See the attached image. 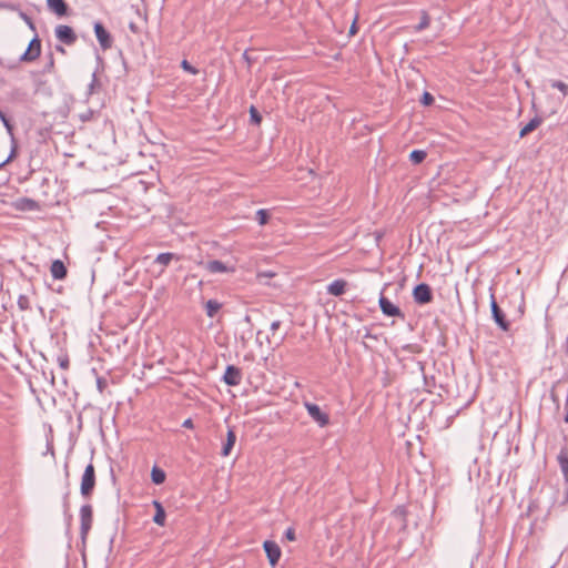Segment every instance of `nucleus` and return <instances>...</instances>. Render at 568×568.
<instances>
[{"mask_svg":"<svg viewBox=\"0 0 568 568\" xmlns=\"http://www.w3.org/2000/svg\"><path fill=\"white\" fill-rule=\"evenodd\" d=\"M182 426H183V427H185V428H192V427H193V422H192V419H191V418L185 419V420L183 422V425H182Z\"/></svg>","mask_w":568,"mask_h":568,"instance_id":"36","label":"nucleus"},{"mask_svg":"<svg viewBox=\"0 0 568 568\" xmlns=\"http://www.w3.org/2000/svg\"><path fill=\"white\" fill-rule=\"evenodd\" d=\"M490 308H491V315L495 321V323L503 329L508 331L509 329V322L506 320V316L504 312L498 306L494 295L490 296Z\"/></svg>","mask_w":568,"mask_h":568,"instance_id":"4","label":"nucleus"},{"mask_svg":"<svg viewBox=\"0 0 568 568\" xmlns=\"http://www.w3.org/2000/svg\"><path fill=\"white\" fill-rule=\"evenodd\" d=\"M57 49L61 52H64V49L62 47H58Z\"/></svg>","mask_w":568,"mask_h":568,"instance_id":"41","label":"nucleus"},{"mask_svg":"<svg viewBox=\"0 0 568 568\" xmlns=\"http://www.w3.org/2000/svg\"><path fill=\"white\" fill-rule=\"evenodd\" d=\"M429 23H430V18H429V16H428V13H427L425 10H423V11L420 12V21H419V23L415 27V31L420 32V31H423V30L427 29V28L429 27Z\"/></svg>","mask_w":568,"mask_h":568,"instance_id":"25","label":"nucleus"},{"mask_svg":"<svg viewBox=\"0 0 568 568\" xmlns=\"http://www.w3.org/2000/svg\"><path fill=\"white\" fill-rule=\"evenodd\" d=\"M565 408H566V415L564 417V420H565V423H568V403L567 402L565 403Z\"/></svg>","mask_w":568,"mask_h":568,"instance_id":"39","label":"nucleus"},{"mask_svg":"<svg viewBox=\"0 0 568 568\" xmlns=\"http://www.w3.org/2000/svg\"><path fill=\"white\" fill-rule=\"evenodd\" d=\"M280 326H281V321H274V322H272V324H271V331H272L273 333H275V331H277V329L280 328Z\"/></svg>","mask_w":568,"mask_h":568,"instance_id":"35","label":"nucleus"},{"mask_svg":"<svg viewBox=\"0 0 568 568\" xmlns=\"http://www.w3.org/2000/svg\"><path fill=\"white\" fill-rule=\"evenodd\" d=\"M558 463L560 465V469L565 476V478L568 480V450L561 449L558 455Z\"/></svg>","mask_w":568,"mask_h":568,"instance_id":"22","label":"nucleus"},{"mask_svg":"<svg viewBox=\"0 0 568 568\" xmlns=\"http://www.w3.org/2000/svg\"><path fill=\"white\" fill-rule=\"evenodd\" d=\"M364 338H373V339H376V336L373 335L369 329L365 328V334L363 336Z\"/></svg>","mask_w":568,"mask_h":568,"instance_id":"37","label":"nucleus"},{"mask_svg":"<svg viewBox=\"0 0 568 568\" xmlns=\"http://www.w3.org/2000/svg\"><path fill=\"white\" fill-rule=\"evenodd\" d=\"M223 381L229 386H237L242 382V372L234 365L226 366Z\"/></svg>","mask_w":568,"mask_h":568,"instance_id":"9","label":"nucleus"},{"mask_svg":"<svg viewBox=\"0 0 568 568\" xmlns=\"http://www.w3.org/2000/svg\"><path fill=\"white\" fill-rule=\"evenodd\" d=\"M346 285H347L346 281L335 280L331 284H328L327 293L333 296H341L342 294L345 293Z\"/></svg>","mask_w":568,"mask_h":568,"instance_id":"16","label":"nucleus"},{"mask_svg":"<svg viewBox=\"0 0 568 568\" xmlns=\"http://www.w3.org/2000/svg\"><path fill=\"white\" fill-rule=\"evenodd\" d=\"M235 442H236L235 432L232 428H230L227 432L226 442L222 447L221 455L224 457L229 456Z\"/></svg>","mask_w":568,"mask_h":568,"instance_id":"18","label":"nucleus"},{"mask_svg":"<svg viewBox=\"0 0 568 568\" xmlns=\"http://www.w3.org/2000/svg\"><path fill=\"white\" fill-rule=\"evenodd\" d=\"M562 347H564L565 353L568 355V334H567V337H566V341H565Z\"/></svg>","mask_w":568,"mask_h":568,"instance_id":"38","label":"nucleus"},{"mask_svg":"<svg viewBox=\"0 0 568 568\" xmlns=\"http://www.w3.org/2000/svg\"><path fill=\"white\" fill-rule=\"evenodd\" d=\"M308 415L320 425L326 426L329 422L328 415L323 413L320 406L313 403H305Z\"/></svg>","mask_w":568,"mask_h":568,"instance_id":"6","label":"nucleus"},{"mask_svg":"<svg viewBox=\"0 0 568 568\" xmlns=\"http://www.w3.org/2000/svg\"><path fill=\"white\" fill-rule=\"evenodd\" d=\"M94 33L99 41V44L103 50L110 49L112 45L111 34L106 31L101 22L94 23Z\"/></svg>","mask_w":568,"mask_h":568,"instance_id":"7","label":"nucleus"},{"mask_svg":"<svg viewBox=\"0 0 568 568\" xmlns=\"http://www.w3.org/2000/svg\"><path fill=\"white\" fill-rule=\"evenodd\" d=\"M284 537L290 541H294L296 539L295 529L293 527H288L285 530Z\"/></svg>","mask_w":568,"mask_h":568,"instance_id":"33","label":"nucleus"},{"mask_svg":"<svg viewBox=\"0 0 568 568\" xmlns=\"http://www.w3.org/2000/svg\"><path fill=\"white\" fill-rule=\"evenodd\" d=\"M47 6L60 17L67 14L68 6L64 0H47Z\"/></svg>","mask_w":568,"mask_h":568,"instance_id":"17","label":"nucleus"},{"mask_svg":"<svg viewBox=\"0 0 568 568\" xmlns=\"http://www.w3.org/2000/svg\"><path fill=\"white\" fill-rule=\"evenodd\" d=\"M264 550L266 552L267 559L272 566H275L281 557V548L275 541L266 540L264 541Z\"/></svg>","mask_w":568,"mask_h":568,"instance_id":"10","label":"nucleus"},{"mask_svg":"<svg viewBox=\"0 0 568 568\" xmlns=\"http://www.w3.org/2000/svg\"><path fill=\"white\" fill-rule=\"evenodd\" d=\"M427 156V153L424 150H414L409 154V160L414 164L422 163Z\"/></svg>","mask_w":568,"mask_h":568,"instance_id":"26","label":"nucleus"},{"mask_svg":"<svg viewBox=\"0 0 568 568\" xmlns=\"http://www.w3.org/2000/svg\"><path fill=\"white\" fill-rule=\"evenodd\" d=\"M221 307H222V304L220 302H217L216 300H209L205 303L206 315L209 317H214L216 315V313L221 310Z\"/></svg>","mask_w":568,"mask_h":568,"instance_id":"23","label":"nucleus"},{"mask_svg":"<svg viewBox=\"0 0 568 568\" xmlns=\"http://www.w3.org/2000/svg\"><path fill=\"white\" fill-rule=\"evenodd\" d=\"M181 68L191 73V74H197L199 73V69H196L195 67H193L187 60H182L181 62Z\"/></svg>","mask_w":568,"mask_h":568,"instance_id":"31","label":"nucleus"},{"mask_svg":"<svg viewBox=\"0 0 568 568\" xmlns=\"http://www.w3.org/2000/svg\"><path fill=\"white\" fill-rule=\"evenodd\" d=\"M165 473L163 469L159 468L158 466H154L152 468V471H151V478H152V481L155 484V485H161L164 483L165 480Z\"/></svg>","mask_w":568,"mask_h":568,"instance_id":"24","label":"nucleus"},{"mask_svg":"<svg viewBox=\"0 0 568 568\" xmlns=\"http://www.w3.org/2000/svg\"><path fill=\"white\" fill-rule=\"evenodd\" d=\"M250 119L253 124L258 125L262 121V116L255 106L250 108Z\"/></svg>","mask_w":568,"mask_h":568,"instance_id":"28","label":"nucleus"},{"mask_svg":"<svg viewBox=\"0 0 568 568\" xmlns=\"http://www.w3.org/2000/svg\"><path fill=\"white\" fill-rule=\"evenodd\" d=\"M420 102L424 105H430L434 103V97L429 92H424Z\"/></svg>","mask_w":568,"mask_h":568,"instance_id":"32","label":"nucleus"},{"mask_svg":"<svg viewBox=\"0 0 568 568\" xmlns=\"http://www.w3.org/2000/svg\"><path fill=\"white\" fill-rule=\"evenodd\" d=\"M40 52H41L40 40L38 38H33L30 41L28 49L24 51V53L21 55L20 59H21V61H33L40 55Z\"/></svg>","mask_w":568,"mask_h":568,"instance_id":"11","label":"nucleus"},{"mask_svg":"<svg viewBox=\"0 0 568 568\" xmlns=\"http://www.w3.org/2000/svg\"><path fill=\"white\" fill-rule=\"evenodd\" d=\"M379 307L383 312L384 315L386 316H393V317H400V318H404L405 315L404 313L400 311L399 307H397L396 305H394L388 298H386L385 296H381L379 297Z\"/></svg>","mask_w":568,"mask_h":568,"instance_id":"8","label":"nucleus"},{"mask_svg":"<svg viewBox=\"0 0 568 568\" xmlns=\"http://www.w3.org/2000/svg\"><path fill=\"white\" fill-rule=\"evenodd\" d=\"M95 487V469L93 464H89L81 478L80 491L81 495L85 498L90 497Z\"/></svg>","mask_w":568,"mask_h":568,"instance_id":"1","label":"nucleus"},{"mask_svg":"<svg viewBox=\"0 0 568 568\" xmlns=\"http://www.w3.org/2000/svg\"><path fill=\"white\" fill-rule=\"evenodd\" d=\"M551 87L558 89L565 97L568 94V85L559 80H555L551 82Z\"/></svg>","mask_w":568,"mask_h":568,"instance_id":"30","label":"nucleus"},{"mask_svg":"<svg viewBox=\"0 0 568 568\" xmlns=\"http://www.w3.org/2000/svg\"><path fill=\"white\" fill-rule=\"evenodd\" d=\"M153 506L155 508V515L153 516V521L159 526L165 525V510L162 504L158 500H153Z\"/></svg>","mask_w":568,"mask_h":568,"instance_id":"19","label":"nucleus"},{"mask_svg":"<svg viewBox=\"0 0 568 568\" xmlns=\"http://www.w3.org/2000/svg\"><path fill=\"white\" fill-rule=\"evenodd\" d=\"M173 260H179V256H176L174 253H170V252H166V253H160L155 260H154V264H159L161 266L160 271H159V275H161L163 272H164V268L173 261Z\"/></svg>","mask_w":568,"mask_h":568,"instance_id":"14","label":"nucleus"},{"mask_svg":"<svg viewBox=\"0 0 568 568\" xmlns=\"http://www.w3.org/2000/svg\"><path fill=\"white\" fill-rule=\"evenodd\" d=\"M351 33L354 34L356 32V27H355V22L352 24L351 27Z\"/></svg>","mask_w":568,"mask_h":568,"instance_id":"40","label":"nucleus"},{"mask_svg":"<svg viewBox=\"0 0 568 568\" xmlns=\"http://www.w3.org/2000/svg\"><path fill=\"white\" fill-rule=\"evenodd\" d=\"M18 307L20 311H29L31 308L30 300L27 295L21 294L18 297Z\"/></svg>","mask_w":568,"mask_h":568,"instance_id":"27","label":"nucleus"},{"mask_svg":"<svg viewBox=\"0 0 568 568\" xmlns=\"http://www.w3.org/2000/svg\"><path fill=\"white\" fill-rule=\"evenodd\" d=\"M55 37L67 45H72L77 41V34L73 29L65 24H59L55 28Z\"/></svg>","mask_w":568,"mask_h":568,"instance_id":"5","label":"nucleus"},{"mask_svg":"<svg viewBox=\"0 0 568 568\" xmlns=\"http://www.w3.org/2000/svg\"><path fill=\"white\" fill-rule=\"evenodd\" d=\"M80 520H81V526H80L81 538H82V540H85V538L92 527V521H93V510H92L91 505H89V504L83 505L80 508Z\"/></svg>","mask_w":568,"mask_h":568,"instance_id":"2","label":"nucleus"},{"mask_svg":"<svg viewBox=\"0 0 568 568\" xmlns=\"http://www.w3.org/2000/svg\"><path fill=\"white\" fill-rule=\"evenodd\" d=\"M0 120L3 123L4 128L7 129V132L10 134L11 140L13 142V146L11 149L9 156L3 162L0 163V168H2L3 165L9 163L16 156L17 145L14 144L13 126L1 110H0Z\"/></svg>","mask_w":568,"mask_h":568,"instance_id":"12","label":"nucleus"},{"mask_svg":"<svg viewBox=\"0 0 568 568\" xmlns=\"http://www.w3.org/2000/svg\"><path fill=\"white\" fill-rule=\"evenodd\" d=\"M59 365L63 369H68L69 367V359L67 357H59Z\"/></svg>","mask_w":568,"mask_h":568,"instance_id":"34","label":"nucleus"},{"mask_svg":"<svg viewBox=\"0 0 568 568\" xmlns=\"http://www.w3.org/2000/svg\"><path fill=\"white\" fill-rule=\"evenodd\" d=\"M205 270L210 273H232L234 267H230L219 260H212L205 263Z\"/></svg>","mask_w":568,"mask_h":568,"instance_id":"13","label":"nucleus"},{"mask_svg":"<svg viewBox=\"0 0 568 568\" xmlns=\"http://www.w3.org/2000/svg\"><path fill=\"white\" fill-rule=\"evenodd\" d=\"M541 122H542L541 118L535 116L524 128H521V130L519 132V136L520 138L526 136L527 134H529L530 132L536 130L541 124Z\"/></svg>","mask_w":568,"mask_h":568,"instance_id":"21","label":"nucleus"},{"mask_svg":"<svg viewBox=\"0 0 568 568\" xmlns=\"http://www.w3.org/2000/svg\"><path fill=\"white\" fill-rule=\"evenodd\" d=\"M413 297L417 304H427L433 300V293L428 284L420 283L413 290Z\"/></svg>","mask_w":568,"mask_h":568,"instance_id":"3","label":"nucleus"},{"mask_svg":"<svg viewBox=\"0 0 568 568\" xmlns=\"http://www.w3.org/2000/svg\"><path fill=\"white\" fill-rule=\"evenodd\" d=\"M50 272L54 280H63L68 273L64 263L60 260L52 262Z\"/></svg>","mask_w":568,"mask_h":568,"instance_id":"15","label":"nucleus"},{"mask_svg":"<svg viewBox=\"0 0 568 568\" xmlns=\"http://www.w3.org/2000/svg\"><path fill=\"white\" fill-rule=\"evenodd\" d=\"M16 207L23 211H33L38 209V203L29 197H21L16 202Z\"/></svg>","mask_w":568,"mask_h":568,"instance_id":"20","label":"nucleus"},{"mask_svg":"<svg viewBox=\"0 0 568 568\" xmlns=\"http://www.w3.org/2000/svg\"><path fill=\"white\" fill-rule=\"evenodd\" d=\"M268 217H270V214L266 210L264 209H261L256 212V220L258 222L260 225H264L267 223L268 221Z\"/></svg>","mask_w":568,"mask_h":568,"instance_id":"29","label":"nucleus"}]
</instances>
